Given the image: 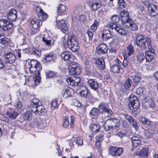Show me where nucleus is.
Wrapping results in <instances>:
<instances>
[{
	"mask_svg": "<svg viewBox=\"0 0 158 158\" xmlns=\"http://www.w3.org/2000/svg\"><path fill=\"white\" fill-rule=\"evenodd\" d=\"M25 71L27 73H35L34 76L36 77L34 80L35 83H39L40 81V71L42 68L40 63L35 60L32 59L30 61H27L24 66Z\"/></svg>",
	"mask_w": 158,
	"mask_h": 158,
	"instance_id": "nucleus-1",
	"label": "nucleus"
},
{
	"mask_svg": "<svg viewBox=\"0 0 158 158\" xmlns=\"http://www.w3.org/2000/svg\"><path fill=\"white\" fill-rule=\"evenodd\" d=\"M151 42V40L149 38H146L141 35H137L134 44L141 51L145 50L147 48L150 50L152 49Z\"/></svg>",
	"mask_w": 158,
	"mask_h": 158,
	"instance_id": "nucleus-2",
	"label": "nucleus"
},
{
	"mask_svg": "<svg viewBox=\"0 0 158 158\" xmlns=\"http://www.w3.org/2000/svg\"><path fill=\"white\" fill-rule=\"evenodd\" d=\"M35 10L39 19H34L31 21V25L34 29H37L41 25L42 22L45 20L48 17V15L44 11L41 7L36 6Z\"/></svg>",
	"mask_w": 158,
	"mask_h": 158,
	"instance_id": "nucleus-3",
	"label": "nucleus"
},
{
	"mask_svg": "<svg viewBox=\"0 0 158 158\" xmlns=\"http://www.w3.org/2000/svg\"><path fill=\"white\" fill-rule=\"evenodd\" d=\"M111 19L114 23H110L108 25V27L113 30L116 31L120 35H127L128 31L123 28L122 26L123 25H120L117 23L119 20V16L116 15H113L112 16Z\"/></svg>",
	"mask_w": 158,
	"mask_h": 158,
	"instance_id": "nucleus-4",
	"label": "nucleus"
},
{
	"mask_svg": "<svg viewBox=\"0 0 158 158\" xmlns=\"http://www.w3.org/2000/svg\"><path fill=\"white\" fill-rule=\"evenodd\" d=\"M67 44L68 47L73 52H76L79 49L78 40L74 33L68 34Z\"/></svg>",
	"mask_w": 158,
	"mask_h": 158,
	"instance_id": "nucleus-5",
	"label": "nucleus"
},
{
	"mask_svg": "<svg viewBox=\"0 0 158 158\" xmlns=\"http://www.w3.org/2000/svg\"><path fill=\"white\" fill-rule=\"evenodd\" d=\"M120 125L119 120L115 118L108 119L105 122L104 126L105 130L112 131L118 128Z\"/></svg>",
	"mask_w": 158,
	"mask_h": 158,
	"instance_id": "nucleus-6",
	"label": "nucleus"
},
{
	"mask_svg": "<svg viewBox=\"0 0 158 158\" xmlns=\"http://www.w3.org/2000/svg\"><path fill=\"white\" fill-rule=\"evenodd\" d=\"M129 106L133 112L136 111L139 108V102L137 97L134 94H131L129 97Z\"/></svg>",
	"mask_w": 158,
	"mask_h": 158,
	"instance_id": "nucleus-7",
	"label": "nucleus"
},
{
	"mask_svg": "<svg viewBox=\"0 0 158 158\" xmlns=\"http://www.w3.org/2000/svg\"><path fill=\"white\" fill-rule=\"evenodd\" d=\"M144 5L148 8V10L152 16H155L158 14V6L148 1H145L143 2Z\"/></svg>",
	"mask_w": 158,
	"mask_h": 158,
	"instance_id": "nucleus-8",
	"label": "nucleus"
},
{
	"mask_svg": "<svg viewBox=\"0 0 158 158\" xmlns=\"http://www.w3.org/2000/svg\"><path fill=\"white\" fill-rule=\"evenodd\" d=\"M69 73L72 75H78L80 73V68L78 66V64L76 62H72L69 67Z\"/></svg>",
	"mask_w": 158,
	"mask_h": 158,
	"instance_id": "nucleus-9",
	"label": "nucleus"
},
{
	"mask_svg": "<svg viewBox=\"0 0 158 158\" xmlns=\"http://www.w3.org/2000/svg\"><path fill=\"white\" fill-rule=\"evenodd\" d=\"M123 151V149L122 148L110 146L109 148V154L113 156H119Z\"/></svg>",
	"mask_w": 158,
	"mask_h": 158,
	"instance_id": "nucleus-10",
	"label": "nucleus"
},
{
	"mask_svg": "<svg viewBox=\"0 0 158 158\" xmlns=\"http://www.w3.org/2000/svg\"><path fill=\"white\" fill-rule=\"evenodd\" d=\"M56 27L58 29H60L64 33H67L68 28L66 26L65 20L61 19L56 21Z\"/></svg>",
	"mask_w": 158,
	"mask_h": 158,
	"instance_id": "nucleus-11",
	"label": "nucleus"
},
{
	"mask_svg": "<svg viewBox=\"0 0 158 158\" xmlns=\"http://www.w3.org/2000/svg\"><path fill=\"white\" fill-rule=\"evenodd\" d=\"M68 84L72 86H80L81 85V79L78 77L74 76L69 77L66 79Z\"/></svg>",
	"mask_w": 158,
	"mask_h": 158,
	"instance_id": "nucleus-12",
	"label": "nucleus"
},
{
	"mask_svg": "<svg viewBox=\"0 0 158 158\" xmlns=\"http://www.w3.org/2000/svg\"><path fill=\"white\" fill-rule=\"evenodd\" d=\"M99 111L105 116L109 117L111 115L112 112L110 109H108L107 106L104 105H99Z\"/></svg>",
	"mask_w": 158,
	"mask_h": 158,
	"instance_id": "nucleus-13",
	"label": "nucleus"
},
{
	"mask_svg": "<svg viewBox=\"0 0 158 158\" xmlns=\"http://www.w3.org/2000/svg\"><path fill=\"white\" fill-rule=\"evenodd\" d=\"M13 26V23L8 20L3 19H0V27L3 30L6 31L10 29Z\"/></svg>",
	"mask_w": 158,
	"mask_h": 158,
	"instance_id": "nucleus-14",
	"label": "nucleus"
},
{
	"mask_svg": "<svg viewBox=\"0 0 158 158\" xmlns=\"http://www.w3.org/2000/svg\"><path fill=\"white\" fill-rule=\"evenodd\" d=\"M89 5L92 10L95 11L102 6V2L98 0H92L89 2Z\"/></svg>",
	"mask_w": 158,
	"mask_h": 158,
	"instance_id": "nucleus-15",
	"label": "nucleus"
},
{
	"mask_svg": "<svg viewBox=\"0 0 158 158\" xmlns=\"http://www.w3.org/2000/svg\"><path fill=\"white\" fill-rule=\"evenodd\" d=\"M60 56L62 59L66 61L72 63L73 61L74 56L70 52L64 51L61 53Z\"/></svg>",
	"mask_w": 158,
	"mask_h": 158,
	"instance_id": "nucleus-16",
	"label": "nucleus"
},
{
	"mask_svg": "<svg viewBox=\"0 0 158 158\" xmlns=\"http://www.w3.org/2000/svg\"><path fill=\"white\" fill-rule=\"evenodd\" d=\"M4 58L6 62L10 64L14 63L16 58L15 55L10 52L6 53L4 55Z\"/></svg>",
	"mask_w": 158,
	"mask_h": 158,
	"instance_id": "nucleus-17",
	"label": "nucleus"
},
{
	"mask_svg": "<svg viewBox=\"0 0 158 158\" xmlns=\"http://www.w3.org/2000/svg\"><path fill=\"white\" fill-rule=\"evenodd\" d=\"M134 52V49L133 45L129 44L127 47V49L124 50L122 54L124 58H127L129 56L132 55Z\"/></svg>",
	"mask_w": 158,
	"mask_h": 158,
	"instance_id": "nucleus-18",
	"label": "nucleus"
},
{
	"mask_svg": "<svg viewBox=\"0 0 158 158\" xmlns=\"http://www.w3.org/2000/svg\"><path fill=\"white\" fill-rule=\"evenodd\" d=\"M74 94V92L73 89L68 86L64 87L61 92V94L64 98L72 96Z\"/></svg>",
	"mask_w": 158,
	"mask_h": 158,
	"instance_id": "nucleus-19",
	"label": "nucleus"
},
{
	"mask_svg": "<svg viewBox=\"0 0 158 158\" xmlns=\"http://www.w3.org/2000/svg\"><path fill=\"white\" fill-rule=\"evenodd\" d=\"M108 50L106 45L104 44H101L97 47L96 52L98 54L101 55L107 53Z\"/></svg>",
	"mask_w": 158,
	"mask_h": 158,
	"instance_id": "nucleus-20",
	"label": "nucleus"
},
{
	"mask_svg": "<svg viewBox=\"0 0 158 158\" xmlns=\"http://www.w3.org/2000/svg\"><path fill=\"white\" fill-rule=\"evenodd\" d=\"M132 146L133 148H138L139 149L141 146V141L139 137L133 136L131 138Z\"/></svg>",
	"mask_w": 158,
	"mask_h": 158,
	"instance_id": "nucleus-21",
	"label": "nucleus"
},
{
	"mask_svg": "<svg viewBox=\"0 0 158 158\" xmlns=\"http://www.w3.org/2000/svg\"><path fill=\"white\" fill-rule=\"evenodd\" d=\"M148 148L147 147L144 148L142 150L137 151L134 154V156H138L139 157L146 158L148 155Z\"/></svg>",
	"mask_w": 158,
	"mask_h": 158,
	"instance_id": "nucleus-22",
	"label": "nucleus"
},
{
	"mask_svg": "<svg viewBox=\"0 0 158 158\" xmlns=\"http://www.w3.org/2000/svg\"><path fill=\"white\" fill-rule=\"evenodd\" d=\"M7 115L10 118L15 119L18 115V113L14 109L7 108L6 112Z\"/></svg>",
	"mask_w": 158,
	"mask_h": 158,
	"instance_id": "nucleus-23",
	"label": "nucleus"
},
{
	"mask_svg": "<svg viewBox=\"0 0 158 158\" xmlns=\"http://www.w3.org/2000/svg\"><path fill=\"white\" fill-rule=\"evenodd\" d=\"M101 36L103 40L107 41L112 37L111 32L109 30L104 29L101 31Z\"/></svg>",
	"mask_w": 158,
	"mask_h": 158,
	"instance_id": "nucleus-24",
	"label": "nucleus"
},
{
	"mask_svg": "<svg viewBox=\"0 0 158 158\" xmlns=\"http://www.w3.org/2000/svg\"><path fill=\"white\" fill-rule=\"evenodd\" d=\"M88 85L92 89L96 90L99 87V84L98 82L94 79H90L88 82Z\"/></svg>",
	"mask_w": 158,
	"mask_h": 158,
	"instance_id": "nucleus-25",
	"label": "nucleus"
},
{
	"mask_svg": "<svg viewBox=\"0 0 158 158\" xmlns=\"http://www.w3.org/2000/svg\"><path fill=\"white\" fill-rule=\"evenodd\" d=\"M154 51L152 48L145 52V56L146 61L148 62L151 61L154 58Z\"/></svg>",
	"mask_w": 158,
	"mask_h": 158,
	"instance_id": "nucleus-26",
	"label": "nucleus"
},
{
	"mask_svg": "<svg viewBox=\"0 0 158 158\" xmlns=\"http://www.w3.org/2000/svg\"><path fill=\"white\" fill-rule=\"evenodd\" d=\"M7 17L8 19L11 21H15L17 17L16 10L15 9L10 10L7 15Z\"/></svg>",
	"mask_w": 158,
	"mask_h": 158,
	"instance_id": "nucleus-27",
	"label": "nucleus"
},
{
	"mask_svg": "<svg viewBox=\"0 0 158 158\" xmlns=\"http://www.w3.org/2000/svg\"><path fill=\"white\" fill-rule=\"evenodd\" d=\"M45 108L42 104V102L39 105L36 106L35 108L31 110L36 115H39L43 112Z\"/></svg>",
	"mask_w": 158,
	"mask_h": 158,
	"instance_id": "nucleus-28",
	"label": "nucleus"
},
{
	"mask_svg": "<svg viewBox=\"0 0 158 158\" xmlns=\"http://www.w3.org/2000/svg\"><path fill=\"white\" fill-rule=\"evenodd\" d=\"M44 56V60L48 62L55 60L56 57V55L52 52H50L45 53Z\"/></svg>",
	"mask_w": 158,
	"mask_h": 158,
	"instance_id": "nucleus-29",
	"label": "nucleus"
},
{
	"mask_svg": "<svg viewBox=\"0 0 158 158\" xmlns=\"http://www.w3.org/2000/svg\"><path fill=\"white\" fill-rule=\"evenodd\" d=\"M125 26L129 29L132 31H135L138 29L137 26L135 23L131 20L127 23Z\"/></svg>",
	"mask_w": 158,
	"mask_h": 158,
	"instance_id": "nucleus-30",
	"label": "nucleus"
},
{
	"mask_svg": "<svg viewBox=\"0 0 158 158\" xmlns=\"http://www.w3.org/2000/svg\"><path fill=\"white\" fill-rule=\"evenodd\" d=\"M42 41L44 42L45 44V47L44 48V50H47L50 49L53 44L51 43V41L50 40H48L47 38L45 36H43L42 37ZM43 49V47H42Z\"/></svg>",
	"mask_w": 158,
	"mask_h": 158,
	"instance_id": "nucleus-31",
	"label": "nucleus"
},
{
	"mask_svg": "<svg viewBox=\"0 0 158 158\" xmlns=\"http://www.w3.org/2000/svg\"><path fill=\"white\" fill-rule=\"evenodd\" d=\"M30 52L31 54L36 56L40 57L41 54V49L34 47L31 48Z\"/></svg>",
	"mask_w": 158,
	"mask_h": 158,
	"instance_id": "nucleus-32",
	"label": "nucleus"
},
{
	"mask_svg": "<svg viewBox=\"0 0 158 158\" xmlns=\"http://www.w3.org/2000/svg\"><path fill=\"white\" fill-rule=\"evenodd\" d=\"M41 103V101L39 99L37 98H33L31 100V103L30 106L31 110L35 108L36 106L40 104Z\"/></svg>",
	"mask_w": 158,
	"mask_h": 158,
	"instance_id": "nucleus-33",
	"label": "nucleus"
},
{
	"mask_svg": "<svg viewBox=\"0 0 158 158\" xmlns=\"http://www.w3.org/2000/svg\"><path fill=\"white\" fill-rule=\"evenodd\" d=\"M145 100V102L144 103L146 106L151 108H153L154 107V102L151 98L149 97L146 98Z\"/></svg>",
	"mask_w": 158,
	"mask_h": 158,
	"instance_id": "nucleus-34",
	"label": "nucleus"
},
{
	"mask_svg": "<svg viewBox=\"0 0 158 158\" xmlns=\"http://www.w3.org/2000/svg\"><path fill=\"white\" fill-rule=\"evenodd\" d=\"M90 128L93 132H98L100 129V125L97 123H92L90 126Z\"/></svg>",
	"mask_w": 158,
	"mask_h": 158,
	"instance_id": "nucleus-35",
	"label": "nucleus"
},
{
	"mask_svg": "<svg viewBox=\"0 0 158 158\" xmlns=\"http://www.w3.org/2000/svg\"><path fill=\"white\" fill-rule=\"evenodd\" d=\"M137 62L138 63H142L145 58L143 52H139L136 56Z\"/></svg>",
	"mask_w": 158,
	"mask_h": 158,
	"instance_id": "nucleus-36",
	"label": "nucleus"
},
{
	"mask_svg": "<svg viewBox=\"0 0 158 158\" xmlns=\"http://www.w3.org/2000/svg\"><path fill=\"white\" fill-rule=\"evenodd\" d=\"M99 112V109L93 108L89 112V115L92 118H95L97 117Z\"/></svg>",
	"mask_w": 158,
	"mask_h": 158,
	"instance_id": "nucleus-37",
	"label": "nucleus"
},
{
	"mask_svg": "<svg viewBox=\"0 0 158 158\" xmlns=\"http://www.w3.org/2000/svg\"><path fill=\"white\" fill-rule=\"evenodd\" d=\"M154 133V131L152 129H147L144 132V135L145 138H151Z\"/></svg>",
	"mask_w": 158,
	"mask_h": 158,
	"instance_id": "nucleus-38",
	"label": "nucleus"
},
{
	"mask_svg": "<svg viewBox=\"0 0 158 158\" xmlns=\"http://www.w3.org/2000/svg\"><path fill=\"white\" fill-rule=\"evenodd\" d=\"M32 113L30 111L25 112L23 115V118L25 120H30L32 118Z\"/></svg>",
	"mask_w": 158,
	"mask_h": 158,
	"instance_id": "nucleus-39",
	"label": "nucleus"
},
{
	"mask_svg": "<svg viewBox=\"0 0 158 158\" xmlns=\"http://www.w3.org/2000/svg\"><path fill=\"white\" fill-rule=\"evenodd\" d=\"M89 93V90L86 87H83L81 90L79 94L81 97L86 98Z\"/></svg>",
	"mask_w": 158,
	"mask_h": 158,
	"instance_id": "nucleus-40",
	"label": "nucleus"
},
{
	"mask_svg": "<svg viewBox=\"0 0 158 158\" xmlns=\"http://www.w3.org/2000/svg\"><path fill=\"white\" fill-rule=\"evenodd\" d=\"M120 68L122 69V67L118 65L114 64L111 67L110 70L114 73H118L120 71Z\"/></svg>",
	"mask_w": 158,
	"mask_h": 158,
	"instance_id": "nucleus-41",
	"label": "nucleus"
},
{
	"mask_svg": "<svg viewBox=\"0 0 158 158\" xmlns=\"http://www.w3.org/2000/svg\"><path fill=\"white\" fill-rule=\"evenodd\" d=\"M10 40L6 37H4L0 39V43L5 46L7 45H10Z\"/></svg>",
	"mask_w": 158,
	"mask_h": 158,
	"instance_id": "nucleus-42",
	"label": "nucleus"
},
{
	"mask_svg": "<svg viewBox=\"0 0 158 158\" xmlns=\"http://www.w3.org/2000/svg\"><path fill=\"white\" fill-rule=\"evenodd\" d=\"M57 10L59 15H61L64 14L66 10L65 6L63 5L60 4L59 5Z\"/></svg>",
	"mask_w": 158,
	"mask_h": 158,
	"instance_id": "nucleus-43",
	"label": "nucleus"
},
{
	"mask_svg": "<svg viewBox=\"0 0 158 158\" xmlns=\"http://www.w3.org/2000/svg\"><path fill=\"white\" fill-rule=\"evenodd\" d=\"M117 6L120 8H125L127 4L124 0H117Z\"/></svg>",
	"mask_w": 158,
	"mask_h": 158,
	"instance_id": "nucleus-44",
	"label": "nucleus"
},
{
	"mask_svg": "<svg viewBox=\"0 0 158 158\" xmlns=\"http://www.w3.org/2000/svg\"><path fill=\"white\" fill-rule=\"evenodd\" d=\"M96 63L97 64L100 66V67L102 69L105 67L104 60L102 58L97 59L96 60Z\"/></svg>",
	"mask_w": 158,
	"mask_h": 158,
	"instance_id": "nucleus-45",
	"label": "nucleus"
},
{
	"mask_svg": "<svg viewBox=\"0 0 158 158\" xmlns=\"http://www.w3.org/2000/svg\"><path fill=\"white\" fill-rule=\"evenodd\" d=\"M132 84V81L130 79L128 78L125 82L124 87L125 89H127L131 87Z\"/></svg>",
	"mask_w": 158,
	"mask_h": 158,
	"instance_id": "nucleus-46",
	"label": "nucleus"
},
{
	"mask_svg": "<svg viewBox=\"0 0 158 158\" xmlns=\"http://www.w3.org/2000/svg\"><path fill=\"white\" fill-rule=\"evenodd\" d=\"M47 78H52L57 77V73L52 71H49L46 72Z\"/></svg>",
	"mask_w": 158,
	"mask_h": 158,
	"instance_id": "nucleus-47",
	"label": "nucleus"
},
{
	"mask_svg": "<svg viewBox=\"0 0 158 158\" xmlns=\"http://www.w3.org/2000/svg\"><path fill=\"white\" fill-rule=\"evenodd\" d=\"M99 25V22L96 20H95L93 23L90 27L91 29L95 31L97 29Z\"/></svg>",
	"mask_w": 158,
	"mask_h": 158,
	"instance_id": "nucleus-48",
	"label": "nucleus"
},
{
	"mask_svg": "<svg viewBox=\"0 0 158 158\" xmlns=\"http://www.w3.org/2000/svg\"><path fill=\"white\" fill-rule=\"evenodd\" d=\"M129 16H125L121 18V20L123 23H125V25L127 24V23L130 22L131 19L129 17Z\"/></svg>",
	"mask_w": 158,
	"mask_h": 158,
	"instance_id": "nucleus-49",
	"label": "nucleus"
},
{
	"mask_svg": "<svg viewBox=\"0 0 158 158\" xmlns=\"http://www.w3.org/2000/svg\"><path fill=\"white\" fill-rule=\"evenodd\" d=\"M75 142L76 144L78 146H81L83 144V142L82 138L80 137H78L75 138Z\"/></svg>",
	"mask_w": 158,
	"mask_h": 158,
	"instance_id": "nucleus-50",
	"label": "nucleus"
},
{
	"mask_svg": "<svg viewBox=\"0 0 158 158\" xmlns=\"http://www.w3.org/2000/svg\"><path fill=\"white\" fill-rule=\"evenodd\" d=\"M0 120L6 123H8L9 121L8 117H6L4 114L1 113H0Z\"/></svg>",
	"mask_w": 158,
	"mask_h": 158,
	"instance_id": "nucleus-51",
	"label": "nucleus"
},
{
	"mask_svg": "<svg viewBox=\"0 0 158 158\" xmlns=\"http://www.w3.org/2000/svg\"><path fill=\"white\" fill-rule=\"evenodd\" d=\"M0 120L6 123H8L9 121L8 117H6L4 114L1 113H0Z\"/></svg>",
	"mask_w": 158,
	"mask_h": 158,
	"instance_id": "nucleus-52",
	"label": "nucleus"
},
{
	"mask_svg": "<svg viewBox=\"0 0 158 158\" xmlns=\"http://www.w3.org/2000/svg\"><path fill=\"white\" fill-rule=\"evenodd\" d=\"M58 103L57 101L56 100H53L52 102L51 108L52 110H54L56 108H57Z\"/></svg>",
	"mask_w": 158,
	"mask_h": 158,
	"instance_id": "nucleus-53",
	"label": "nucleus"
},
{
	"mask_svg": "<svg viewBox=\"0 0 158 158\" xmlns=\"http://www.w3.org/2000/svg\"><path fill=\"white\" fill-rule=\"evenodd\" d=\"M46 126V123L45 122L41 121L38 124L37 127L39 129H44Z\"/></svg>",
	"mask_w": 158,
	"mask_h": 158,
	"instance_id": "nucleus-54",
	"label": "nucleus"
},
{
	"mask_svg": "<svg viewBox=\"0 0 158 158\" xmlns=\"http://www.w3.org/2000/svg\"><path fill=\"white\" fill-rule=\"evenodd\" d=\"M69 124L68 118L67 116L64 117L63 119V126L64 127H67Z\"/></svg>",
	"mask_w": 158,
	"mask_h": 158,
	"instance_id": "nucleus-55",
	"label": "nucleus"
},
{
	"mask_svg": "<svg viewBox=\"0 0 158 158\" xmlns=\"http://www.w3.org/2000/svg\"><path fill=\"white\" fill-rule=\"evenodd\" d=\"M139 121L143 124L147 125L150 124V122L144 117H141L139 119Z\"/></svg>",
	"mask_w": 158,
	"mask_h": 158,
	"instance_id": "nucleus-56",
	"label": "nucleus"
},
{
	"mask_svg": "<svg viewBox=\"0 0 158 158\" xmlns=\"http://www.w3.org/2000/svg\"><path fill=\"white\" fill-rule=\"evenodd\" d=\"M129 123L132 125L133 127L135 128V129H136L138 128V127L137 126L136 121L133 118L129 122Z\"/></svg>",
	"mask_w": 158,
	"mask_h": 158,
	"instance_id": "nucleus-57",
	"label": "nucleus"
},
{
	"mask_svg": "<svg viewBox=\"0 0 158 158\" xmlns=\"http://www.w3.org/2000/svg\"><path fill=\"white\" fill-rule=\"evenodd\" d=\"M123 116L127 120L129 123L133 119L131 116L128 114H123Z\"/></svg>",
	"mask_w": 158,
	"mask_h": 158,
	"instance_id": "nucleus-58",
	"label": "nucleus"
},
{
	"mask_svg": "<svg viewBox=\"0 0 158 158\" xmlns=\"http://www.w3.org/2000/svg\"><path fill=\"white\" fill-rule=\"evenodd\" d=\"M104 135L103 134H100L97 137L96 141L101 142L103 139Z\"/></svg>",
	"mask_w": 158,
	"mask_h": 158,
	"instance_id": "nucleus-59",
	"label": "nucleus"
},
{
	"mask_svg": "<svg viewBox=\"0 0 158 158\" xmlns=\"http://www.w3.org/2000/svg\"><path fill=\"white\" fill-rule=\"evenodd\" d=\"M14 106L18 109H21L22 106L21 102L19 101H18L15 103Z\"/></svg>",
	"mask_w": 158,
	"mask_h": 158,
	"instance_id": "nucleus-60",
	"label": "nucleus"
},
{
	"mask_svg": "<svg viewBox=\"0 0 158 158\" xmlns=\"http://www.w3.org/2000/svg\"><path fill=\"white\" fill-rule=\"evenodd\" d=\"M132 79L136 83H139L140 79V77L139 76H135L133 77Z\"/></svg>",
	"mask_w": 158,
	"mask_h": 158,
	"instance_id": "nucleus-61",
	"label": "nucleus"
},
{
	"mask_svg": "<svg viewBox=\"0 0 158 158\" xmlns=\"http://www.w3.org/2000/svg\"><path fill=\"white\" fill-rule=\"evenodd\" d=\"M120 15L122 17L125 16H129V13L127 11L123 10L120 12Z\"/></svg>",
	"mask_w": 158,
	"mask_h": 158,
	"instance_id": "nucleus-62",
	"label": "nucleus"
},
{
	"mask_svg": "<svg viewBox=\"0 0 158 158\" xmlns=\"http://www.w3.org/2000/svg\"><path fill=\"white\" fill-rule=\"evenodd\" d=\"M143 92V89L141 87H139L137 88L136 90V93L138 95L142 94Z\"/></svg>",
	"mask_w": 158,
	"mask_h": 158,
	"instance_id": "nucleus-63",
	"label": "nucleus"
},
{
	"mask_svg": "<svg viewBox=\"0 0 158 158\" xmlns=\"http://www.w3.org/2000/svg\"><path fill=\"white\" fill-rule=\"evenodd\" d=\"M87 34L88 36L89 40H91L92 39L93 35V33L90 31H87Z\"/></svg>",
	"mask_w": 158,
	"mask_h": 158,
	"instance_id": "nucleus-64",
	"label": "nucleus"
}]
</instances>
